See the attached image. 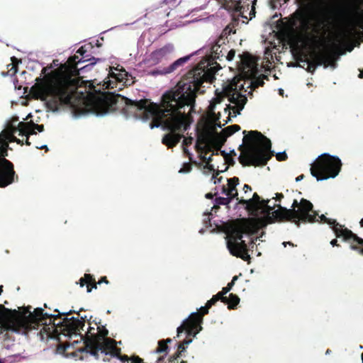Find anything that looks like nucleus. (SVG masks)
Here are the masks:
<instances>
[{
	"instance_id": "nucleus-47",
	"label": "nucleus",
	"mask_w": 363,
	"mask_h": 363,
	"mask_svg": "<svg viewBox=\"0 0 363 363\" xmlns=\"http://www.w3.org/2000/svg\"><path fill=\"white\" fill-rule=\"evenodd\" d=\"M171 341H172V340H171V339H167V340H165L164 343H165V344H166V343H169V342H171Z\"/></svg>"
},
{
	"instance_id": "nucleus-51",
	"label": "nucleus",
	"mask_w": 363,
	"mask_h": 363,
	"mask_svg": "<svg viewBox=\"0 0 363 363\" xmlns=\"http://www.w3.org/2000/svg\"><path fill=\"white\" fill-rule=\"evenodd\" d=\"M2 291H3V290H2V286H0V295L1 294Z\"/></svg>"
},
{
	"instance_id": "nucleus-5",
	"label": "nucleus",
	"mask_w": 363,
	"mask_h": 363,
	"mask_svg": "<svg viewBox=\"0 0 363 363\" xmlns=\"http://www.w3.org/2000/svg\"><path fill=\"white\" fill-rule=\"evenodd\" d=\"M245 147L240 155L243 165L259 166L267 162L272 155L271 141L256 130L244 131Z\"/></svg>"
},
{
	"instance_id": "nucleus-30",
	"label": "nucleus",
	"mask_w": 363,
	"mask_h": 363,
	"mask_svg": "<svg viewBox=\"0 0 363 363\" xmlns=\"http://www.w3.org/2000/svg\"><path fill=\"white\" fill-rule=\"evenodd\" d=\"M192 141H193V138H191V137L184 138L183 140V143L185 145H188L189 144H191Z\"/></svg>"
},
{
	"instance_id": "nucleus-10",
	"label": "nucleus",
	"mask_w": 363,
	"mask_h": 363,
	"mask_svg": "<svg viewBox=\"0 0 363 363\" xmlns=\"http://www.w3.org/2000/svg\"><path fill=\"white\" fill-rule=\"evenodd\" d=\"M43 132V125H39L33 123H18L17 127L9 126L0 133V155L7 156V150L9 142H16L18 144H22V141L15 137V134L19 136H26L35 133V130Z\"/></svg>"
},
{
	"instance_id": "nucleus-52",
	"label": "nucleus",
	"mask_w": 363,
	"mask_h": 363,
	"mask_svg": "<svg viewBox=\"0 0 363 363\" xmlns=\"http://www.w3.org/2000/svg\"><path fill=\"white\" fill-rule=\"evenodd\" d=\"M360 224H361V225H362V226H363V218L361 220V221H360Z\"/></svg>"
},
{
	"instance_id": "nucleus-28",
	"label": "nucleus",
	"mask_w": 363,
	"mask_h": 363,
	"mask_svg": "<svg viewBox=\"0 0 363 363\" xmlns=\"http://www.w3.org/2000/svg\"><path fill=\"white\" fill-rule=\"evenodd\" d=\"M223 57H225L228 61L231 62L235 57V52L234 50H230L229 52H228L227 55L225 56L224 55Z\"/></svg>"
},
{
	"instance_id": "nucleus-14",
	"label": "nucleus",
	"mask_w": 363,
	"mask_h": 363,
	"mask_svg": "<svg viewBox=\"0 0 363 363\" xmlns=\"http://www.w3.org/2000/svg\"><path fill=\"white\" fill-rule=\"evenodd\" d=\"M127 77L128 73L122 67L118 68L110 67L108 76L104 79L103 86L106 89H109L114 87L116 82H123L124 83H127Z\"/></svg>"
},
{
	"instance_id": "nucleus-8",
	"label": "nucleus",
	"mask_w": 363,
	"mask_h": 363,
	"mask_svg": "<svg viewBox=\"0 0 363 363\" xmlns=\"http://www.w3.org/2000/svg\"><path fill=\"white\" fill-rule=\"evenodd\" d=\"M363 29V13L358 11H343L336 32V41L343 45L352 42L357 35L356 28Z\"/></svg>"
},
{
	"instance_id": "nucleus-2",
	"label": "nucleus",
	"mask_w": 363,
	"mask_h": 363,
	"mask_svg": "<svg viewBox=\"0 0 363 363\" xmlns=\"http://www.w3.org/2000/svg\"><path fill=\"white\" fill-rule=\"evenodd\" d=\"M239 70L241 76L246 79L244 84H238L239 80L234 77L230 82H225L221 89H216V96L211 101L208 116L197 128L196 147L205 162H210L212 155L207 156L203 152H207L213 147L218 149L228 136L240 130L238 125H233L218 131L240 115L245 108L247 97L238 91V87L243 88L245 84L247 87L255 88L263 84L262 79L256 77L257 65L252 56L248 54L239 56Z\"/></svg>"
},
{
	"instance_id": "nucleus-26",
	"label": "nucleus",
	"mask_w": 363,
	"mask_h": 363,
	"mask_svg": "<svg viewBox=\"0 0 363 363\" xmlns=\"http://www.w3.org/2000/svg\"><path fill=\"white\" fill-rule=\"evenodd\" d=\"M230 291V288H223L222 291L218 293L214 296L217 298L218 300L221 299L223 301H225L226 298L224 297V295Z\"/></svg>"
},
{
	"instance_id": "nucleus-54",
	"label": "nucleus",
	"mask_w": 363,
	"mask_h": 363,
	"mask_svg": "<svg viewBox=\"0 0 363 363\" xmlns=\"http://www.w3.org/2000/svg\"><path fill=\"white\" fill-rule=\"evenodd\" d=\"M179 348L182 349V350H184V348L182 347V346H180Z\"/></svg>"
},
{
	"instance_id": "nucleus-42",
	"label": "nucleus",
	"mask_w": 363,
	"mask_h": 363,
	"mask_svg": "<svg viewBox=\"0 0 363 363\" xmlns=\"http://www.w3.org/2000/svg\"><path fill=\"white\" fill-rule=\"evenodd\" d=\"M192 342V340H186L184 342V345H188Z\"/></svg>"
},
{
	"instance_id": "nucleus-16",
	"label": "nucleus",
	"mask_w": 363,
	"mask_h": 363,
	"mask_svg": "<svg viewBox=\"0 0 363 363\" xmlns=\"http://www.w3.org/2000/svg\"><path fill=\"white\" fill-rule=\"evenodd\" d=\"M257 0H234L235 10L241 12H249L250 19L255 16V4Z\"/></svg>"
},
{
	"instance_id": "nucleus-4",
	"label": "nucleus",
	"mask_w": 363,
	"mask_h": 363,
	"mask_svg": "<svg viewBox=\"0 0 363 363\" xmlns=\"http://www.w3.org/2000/svg\"><path fill=\"white\" fill-rule=\"evenodd\" d=\"M77 56L70 57L68 65H62L43 79H37L31 87L33 96L44 101L49 111L57 112L60 104L72 103L74 86L78 82L72 77L79 74L77 67L79 60L77 62Z\"/></svg>"
},
{
	"instance_id": "nucleus-48",
	"label": "nucleus",
	"mask_w": 363,
	"mask_h": 363,
	"mask_svg": "<svg viewBox=\"0 0 363 363\" xmlns=\"http://www.w3.org/2000/svg\"><path fill=\"white\" fill-rule=\"evenodd\" d=\"M206 196L207 198H211V197H212V195H211V194H207L206 195Z\"/></svg>"
},
{
	"instance_id": "nucleus-25",
	"label": "nucleus",
	"mask_w": 363,
	"mask_h": 363,
	"mask_svg": "<svg viewBox=\"0 0 363 363\" xmlns=\"http://www.w3.org/2000/svg\"><path fill=\"white\" fill-rule=\"evenodd\" d=\"M220 46L216 45L213 48V52H212V57L214 59H220V57H223L224 56V54H222L220 55V53H221L223 51L222 50H220Z\"/></svg>"
},
{
	"instance_id": "nucleus-11",
	"label": "nucleus",
	"mask_w": 363,
	"mask_h": 363,
	"mask_svg": "<svg viewBox=\"0 0 363 363\" xmlns=\"http://www.w3.org/2000/svg\"><path fill=\"white\" fill-rule=\"evenodd\" d=\"M94 328L90 327L87 331L85 338L86 347L93 350L89 353L94 357H98V352L101 351L105 354H109L116 349V343L113 340L107 338L108 330L104 325L97 327V333H91Z\"/></svg>"
},
{
	"instance_id": "nucleus-22",
	"label": "nucleus",
	"mask_w": 363,
	"mask_h": 363,
	"mask_svg": "<svg viewBox=\"0 0 363 363\" xmlns=\"http://www.w3.org/2000/svg\"><path fill=\"white\" fill-rule=\"evenodd\" d=\"M189 59V56H185V57H181L179 59H178L177 60H176L172 65L171 67L168 69V70L167 71V72H172L173 70L175 69L176 67L182 64V63H184L186 62H187Z\"/></svg>"
},
{
	"instance_id": "nucleus-45",
	"label": "nucleus",
	"mask_w": 363,
	"mask_h": 363,
	"mask_svg": "<svg viewBox=\"0 0 363 363\" xmlns=\"http://www.w3.org/2000/svg\"><path fill=\"white\" fill-rule=\"evenodd\" d=\"M6 157V156H1V155H0V163H1V161H2V160H5V159H4V157Z\"/></svg>"
},
{
	"instance_id": "nucleus-35",
	"label": "nucleus",
	"mask_w": 363,
	"mask_h": 363,
	"mask_svg": "<svg viewBox=\"0 0 363 363\" xmlns=\"http://www.w3.org/2000/svg\"><path fill=\"white\" fill-rule=\"evenodd\" d=\"M131 361L133 363H140L141 359H140L139 357H134L131 359Z\"/></svg>"
},
{
	"instance_id": "nucleus-50",
	"label": "nucleus",
	"mask_w": 363,
	"mask_h": 363,
	"mask_svg": "<svg viewBox=\"0 0 363 363\" xmlns=\"http://www.w3.org/2000/svg\"><path fill=\"white\" fill-rule=\"evenodd\" d=\"M26 145H30V143L28 142V138H26Z\"/></svg>"
},
{
	"instance_id": "nucleus-13",
	"label": "nucleus",
	"mask_w": 363,
	"mask_h": 363,
	"mask_svg": "<svg viewBox=\"0 0 363 363\" xmlns=\"http://www.w3.org/2000/svg\"><path fill=\"white\" fill-rule=\"evenodd\" d=\"M191 315L194 316L190 319L186 318L184 320L183 325L177 328V336H179L182 333L186 331L189 335L196 337L201 330L200 315L197 312H192Z\"/></svg>"
},
{
	"instance_id": "nucleus-37",
	"label": "nucleus",
	"mask_w": 363,
	"mask_h": 363,
	"mask_svg": "<svg viewBox=\"0 0 363 363\" xmlns=\"http://www.w3.org/2000/svg\"><path fill=\"white\" fill-rule=\"evenodd\" d=\"M101 283L108 284V281L106 280V277H102L101 279L98 282V284H101Z\"/></svg>"
},
{
	"instance_id": "nucleus-6",
	"label": "nucleus",
	"mask_w": 363,
	"mask_h": 363,
	"mask_svg": "<svg viewBox=\"0 0 363 363\" xmlns=\"http://www.w3.org/2000/svg\"><path fill=\"white\" fill-rule=\"evenodd\" d=\"M299 25L297 26V46H305L311 37V33H318L325 27L323 17L311 9H304L296 13Z\"/></svg>"
},
{
	"instance_id": "nucleus-53",
	"label": "nucleus",
	"mask_w": 363,
	"mask_h": 363,
	"mask_svg": "<svg viewBox=\"0 0 363 363\" xmlns=\"http://www.w3.org/2000/svg\"><path fill=\"white\" fill-rule=\"evenodd\" d=\"M279 91H280L281 94H282L283 89H279Z\"/></svg>"
},
{
	"instance_id": "nucleus-57",
	"label": "nucleus",
	"mask_w": 363,
	"mask_h": 363,
	"mask_svg": "<svg viewBox=\"0 0 363 363\" xmlns=\"http://www.w3.org/2000/svg\"><path fill=\"white\" fill-rule=\"evenodd\" d=\"M361 357H362V362H363V354H362Z\"/></svg>"
},
{
	"instance_id": "nucleus-32",
	"label": "nucleus",
	"mask_w": 363,
	"mask_h": 363,
	"mask_svg": "<svg viewBox=\"0 0 363 363\" xmlns=\"http://www.w3.org/2000/svg\"><path fill=\"white\" fill-rule=\"evenodd\" d=\"M223 180V177H220V178H218L216 179V177H213L211 178V182L214 184H216L218 183H220L221 182V181Z\"/></svg>"
},
{
	"instance_id": "nucleus-43",
	"label": "nucleus",
	"mask_w": 363,
	"mask_h": 363,
	"mask_svg": "<svg viewBox=\"0 0 363 363\" xmlns=\"http://www.w3.org/2000/svg\"><path fill=\"white\" fill-rule=\"evenodd\" d=\"M37 148H46V149H48L47 145H41V146H38Z\"/></svg>"
},
{
	"instance_id": "nucleus-39",
	"label": "nucleus",
	"mask_w": 363,
	"mask_h": 363,
	"mask_svg": "<svg viewBox=\"0 0 363 363\" xmlns=\"http://www.w3.org/2000/svg\"><path fill=\"white\" fill-rule=\"evenodd\" d=\"M303 175H300L296 178V182H301V180H303Z\"/></svg>"
},
{
	"instance_id": "nucleus-27",
	"label": "nucleus",
	"mask_w": 363,
	"mask_h": 363,
	"mask_svg": "<svg viewBox=\"0 0 363 363\" xmlns=\"http://www.w3.org/2000/svg\"><path fill=\"white\" fill-rule=\"evenodd\" d=\"M158 345L159 347L155 351L156 354L162 353L168 349V347L167 346L164 341L159 342Z\"/></svg>"
},
{
	"instance_id": "nucleus-12",
	"label": "nucleus",
	"mask_w": 363,
	"mask_h": 363,
	"mask_svg": "<svg viewBox=\"0 0 363 363\" xmlns=\"http://www.w3.org/2000/svg\"><path fill=\"white\" fill-rule=\"evenodd\" d=\"M87 106L92 113L97 117H104L108 114L111 101L103 93L90 94L87 99Z\"/></svg>"
},
{
	"instance_id": "nucleus-19",
	"label": "nucleus",
	"mask_w": 363,
	"mask_h": 363,
	"mask_svg": "<svg viewBox=\"0 0 363 363\" xmlns=\"http://www.w3.org/2000/svg\"><path fill=\"white\" fill-rule=\"evenodd\" d=\"M91 284H92V279H91V275H89V274H85L84 276V277L81 278L79 280L80 287H84L86 286L87 293H91L93 289H96V284H94V286H92L91 287L90 285H91Z\"/></svg>"
},
{
	"instance_id": "nucleus-46",
	"label": "nucleus",
	"mask_w": 363,
	"mask_h": 363,
	"mask_svg": "<svg viewBox=\"0 0 363 363\" xmlns=\"http://www.w3.org/2000/svg\"><path fill=\"white\" fill-rule=\"evenodd\" d=\"M359 78H363V71H362V72H360V74H359Z\"/></svg>"
},
{
	"instance_id": "nucleus-20",
	"label": "nucleus",
	"mask_w": 363,
	"mask_h": 363,
	"mask_svg": "<svg viewBox=\"0 0 363 363\" xmlns=\"http://www.w3.org/2000/svg\"><path fill=\"white\" fill-rule=\"evenodd\" d=\"M67 326L74 332H77L84 326V323L81 319L76 317L69 318Z\"/></svg>"
},
{
	"instance_id": "nucleus-18",
	"label": "nucleus",
	"mask_w": 363,
	"mask_h": 363,
	"mask_svg": "<svg viewBox=\"0 0 363 363\" xmlns=\"http://www.w3.org/2000/svg\"><path fill=\"white\" fill-rule=\"evenodd\" d=\"M183 136L180 134L175 133H169L165 135L162 138V143L166 144L169 147L175 145Z\"/></svg>"
},
{
	"instance_id": "nucleus-24",
	"label": "nucleus",
	"mask_w": 363,
	"mask_h": 363,
	"mask_svg": "<svg viewBox=\"0 0 363 363\" xmlns=\"http://www.w3.org/2000/svg\"><path fill=\"white\" fill-rule=\"evenodd\" d=\"M218 301V300L217 299V298L213 296L210 300H208L207 301L206 305L205 306L201 307L200 309L202 311V313L203 314L207 313L208 311V308L211 307L213 304H214Z\"/></svg>"
},
{
	"instance_id": "nucleus-38",
	"label": "nucleus",
	"mask_w": 363,
	"mask_h": 363,
	"mask_svg": "<svg viewBox=\"0 0 363 363\" xmlns=\"http://www.w3.org/2000/svg\"><path fill=\"white\" fill-rule=\"evenodd\" d=\"M283 196L281 194H276V197L273 198L272 199H275L276 201H279L281 198H282Z\"/></svg>"
},
{
	"instance_id": "nucleus-9",
	"label": "nucleus",
	"mask_w": 363,
	"mask_h": 363,
	"mask_svg": "<svg viewBox=\"0 0 363 363\" xmlns=\"http://www.w3.org/2000/svg\"><path fill=\"white\" fill-rule=\"evenodd\" d=\"M341 166L338 156L323 152L311 164V173L318 182L335 179L338 176Z\"/></svg>"
},
{
	"instance_id": "nucleus-33",
	"label": "nucleus",
	"mask_w": 363,
	"mask_h": 363,
	"mask_svg": "<svg viewBox=\"0 0 363 363\" xmlns=\"http://www.w3.org/2000/svg\"><path fill=\"white\" fill-rule=\"evenodd\" d=\"M237 279H238V277H234L233 278V280L231 281V282H230V283H229V284H228V286H227L225 288H230V290H231L232 286L234 285L235 281L237 280Z\"/></svg>"
},
{
	"instance_id": "nucleus-23",
	"label": "nucleus",
	"mask_w": 363,
	"mask_h": 363,
	"mask_svg": "<svg viewBox=\"0 0 363 363\" xmlns=\"http://www.w3.org/2000/svg\"><path fill=\"white\" fill-rule=\"evenodd\" d=\"M225 301L229 304V308H234L239 303L240 298L238 296L231 294Z\"/></svg>"
},
{
	"instance_id": "nucleus-41",
	"label": "nucleus",
	"mask_w": 363,
	"mask_h": 363,
	"mask_svg": "<svg viewBox=\"0 0 363 363\" xmlns=\"http://www.w3.org/2000/svg\"><path fill=\"white\" fill-rule=\"evenodd\" d=\"M337 243V240H333L330 241V245H333V246H335Z\"/></svg>"
},
{
	"instance_id": "nucleus-3",
	"label": "nucleus",
	"mask_w": 363,
	"mask_h": 363,
	"mask_svg": "<svg viewBox=\"0 0 363 363\" xmlns=\"http://www.w3.org/2000/svg\"><path fill=\"white\" fill-rule=\"evenodd\" d=\"M220 69L217 62L199 65L192 72L191 82L178 83L172 91L164 94L161 106L146 99H126L125 104L136 111H144V117H136L135 119L143 123L152 120L155 123L150 124V129L162 127L171 131L186 130L191 123L190 114L194 111L199 85L203 82L213 80Z\"/></svg>"
},
{
	"instance_id": "nucleus-40",
	"label": "nucleus",
	"mask_w": 363,
	"mask_h": 363,
	"mask_svg": "<svg viewBox=\"0 0 363 363\" xmlns=\"http://www.w3.org/2000/svg\"><path fill=\"white\" fill-rule=\"evenodd\" d=\"M282 245H284V247H286L287 245L294 246V245L289 242H284Z\"/></svg>"
},
{
	"instance_id": "nucleus-34",
	"label": "nucleus",
	"mask_w": 363,
	"mask_h": 363,
	"mask_svg": "<svg viewBox=\"0 0 363 363\" xmlns=\"http://www.w3.org/2000/svg\"><path fill=\"white\" fill-rule=\"evenodd\" d=\"M308 64V69L309 72H313L315 69V65H314L312 63H308L307 62Z\"/></svg>"
},
{
	"instance_id": "nucleus-1",
	"label": "nucleus",
	"mask_w": 363,
	"mask_h": 363,
	"mask_svg": "<svg viewBox=\"0 0 363 363\" xmlns=\"http://www.w3.org/2000/svg\"><path fill=\"white\" fill-rule=\"evenodd\" d=\"M252 189L250 186L245 184L242 190L238 192L239 195L235 196L239 203L245 204L246 210L252 215L257 216V212L260 211L264 214L262 218L242 219L230 224L227 230V247L230 252L236 257L247 260L250 258L246 245L242 240L243 233H255L258 229L271 223L275 218H286L294 222L299 220L314 222L322 221L333 227L334 233L337 238H342L344 240L353 239L360 245L359 247L352 246L363 254V240L357 238L351 230L345 228L336 223L335 220L327 218L322 214H318L313 210L312 203L302 199L300 202L294 200L290 208L283 207L281 204H275L272 206L269 203L271 200H260L259 196L253 194L250 197Z\"/></svg>"
},
{
	"instance_id": "nucleus-36",
	"label": "nucleus",
	"mask_w": 363,
	"mask_h": 363,
	"mask_svg": "<svg viewBox=\"0 0 363 363\" xmlns=\"http://www.w3.org/2000/svg\"><path fill=\"white\" fill-rule=\"evenodd\" d=\"M269 57H272V55L269 50H267L265 52V59L269 61Z\"/></svg>"
},
{
	"instance_id": "nucleus-44",
	"label": "nucleus",
	"mask_w": 363,
	"mask_h": 363,
	"mask_svg": "<svg viewBox=\"0 0 363 363\" xmlns=\"http://www.w3.org/2000/svg\"><path fill=\"white\" fill-rule=\"evenodd\" d=\"M179 173H180V174H184V173H186V172L182 169H180V170L179 171Z\"/></svg>"
},
{
	"instance_id": "nucleus-15",
	"label": "nucleus",
	"mask_w": 363,
	"mask_h": 363,
	"mask_svg": "<svg viewBox=\"0 0 363 363\" xmlns=\"http://www.w3.org/2000/svg\"><path fill=\"white\" fill-rule=\"evenodd\" d=\"M14 174L12 164L7 160H2L0 163V187L13 183Z\"/></svg>"
},
{
	"instance_id": "nucleus-7",
	"label": "nucleus",
	"mask_w": 363,
	"mask_h": 363,
	"mask_svg": "<svg viewBox=\"0 0 363 363\" xmlns=\"http://www.w3.org/2000/svg\"><path fill=\"white\" fill-rule=\"evenodd\" d=\"M42 308H35L33 312L23 311L21 313L11 312L0 306V325L4 330L18 332V328H29L31 323L40 320L43 316Z\"/></svg>"
},
{
	"instance_id": "nucleus-21",
	"label": "nucleus",
	"mask_w": 363,
	"mask_h": 363,
	"mask_svg": "<svg viewBox=\"0 0 363 363\" xmlns=\"http://www.w3.org/2000/svg\"><path fill=\"white\" fill-rule=\"evenodd\" d=\"M173 50V48L170 45L169 46H165L164 48H162V49H160V50H158L157 52H156L155 55H156V57L157 58H161V57H163L164 56H166L167 55L171 53Z\"/></svg>"
},
{
	"instance_id": "nucleus-49",
	"label": "nucleus",
	"mask_w": 363,
	"mask_h": 363,
	"mask_svg": "<svg viewBox=\"0 0 363 363\" xmlns=\"http://www.w3.org/2000/svg\"><path fill=\"white\" fill-rule=\"evenodd\" d=\"M89 66H90L89 65H86V66H84V67H82V69H86V68L89 67Z\"/></svg>"
},
{
	"instance_id": "nucleus-55",
	"label": "nucleus",
	"mask_w": 363,
	"mask_h": 363,
	"mask_svg": "<svg viewBox=\"0 0 363 363\" xmlns=\"http://www.w3.org/2000/svg\"><path fill=\"white\" fill-rule=\"evenodd\" d=\"M184 150L185 152H187V151H188V150H187V149H186V148H185V147L184 148Z\"/></svg>"
},
{
	"instance_id": "nucleus-56",
	"label": "nucleus",
	"mask_w": 363,
	"mask_h": 363,
	"mask_svg": "<svg viewBox=\"0 0 363 363\" xmlns=\"http://www.w3.org/2000/svg\"><path fill=\"white\" fill-rule=\"evenodd\" d=\"M69 312H63L64 314H67L69 313Z\"/></svg>"
},
{
	"instance_id": "nucleus-17",
	"label": "nucleus",
	"mask_w": 363,
	"mask_h": 363,
	"mask_svg": "<svg viewBox=\"0 0 363 363\" xmlns=\"http://www.w3.org/2000/svg\"><path fill=\"white\" fill-rule=\"evenodd\" d=\"M226 182V186H223L222 189L223 192L225 193L228 198V199H225V203H228L230 199H235V196L239 195L236 189L237 186L239 185V180L238 178L233 177L231 179H227Z\"/></svg>"
},
{
	"instance_id": "nucleus-58",
	"label": "nucleus",
	"mask_w": 363,
	"mask_h": 363,
	"mask_svg": "<svg viewBox=\"0 0 363 363\" xmlns=\"http://www.w3.org/2000/svg\"><path fill=\"white\" fill-rule=\"evenodd\" d=\"M0 363H1V360L0 359Z\"/></svg>"
},
{
	"instance_id": "nucleus-31",
	"label": "nucleus",
	"mask_w": 363,
	"mask_h": 363,
	"mask_svg": "<svg viewBox=\"0 0 363 363\" xmlns=\"http://www.w3.org/2000/svg\"><path fill=\"white\" fill-rule=\"evenodd\" d=\"M203 167H204L205 169H207L211 170V171L214 169L213 166L210 164V162H205L204 164H203Z\"/></svg>"
},
{
	"instance_id": "nucleus-29",
	"label": "nucleus",
	"mask_w": 363,
	"mask_h": 363,
	"mask_svg": "<svg viewBox=\"0 0 363 363\" xmlns=\"http://www.w3.org/2000/svg\"><path fill=\"white\" fill-rule=\"evenodd\" d=\"M277 157L279 160H283L286 157L285 152H279L277 153Z\"/></svg>"
}]
</instances>
